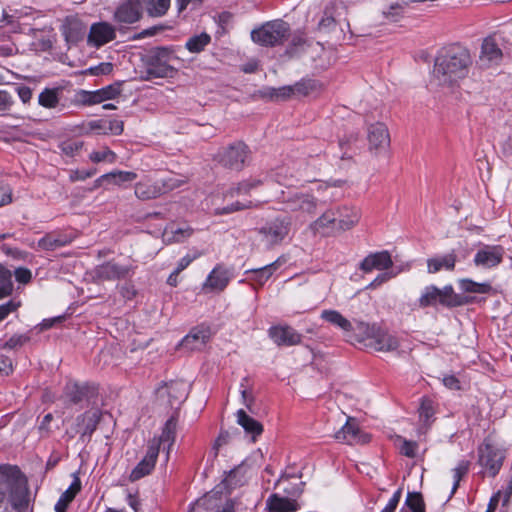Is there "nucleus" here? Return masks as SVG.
Instances as JSON below:
<instances>
[{
  "label": "nucleus",
  "instance_id": "nucleus-34",
  "mask_svg": "<svg viewBox=\"0 0 512 512\" xmlns=\"http://www.w3.org/2000/svg\"><path fill=\"white\" fill-rule=\"evenodd\" d=\"M266 505L270 512H294L298 509L295 500L280 497L277 494L271 495L267 499Z\"/></svg>",
  "mask_w": 512,
  "mask_h": 512
},
{
  "label": "nucleus",
  "instance_id": "nucleus-9",
  "mask_svg": "<svg viewBox=\"0 0 512 512\" xmlns=\"http://www.w3.org/2000/svg\"><path fill=\"white\" fill-rule=\"evenodd\" d=\"M101 419V413L97 409H90L83 414L77 416L75 424L67 431V434L73 438L75 435L80 436V440L88 442L96 430Z\"/></svg>",
  "mask_w": 512,
  "mask_h": 512
},
{
  "label": "nucleus",
  "instance_id": "nucleus-30",
  "mask_svg": "<svg viewBox=\"0 0 512 512\" xmlns=\"http://www.w3.org/2000/svg\"><path fill=\"white\" fill-rule=\"evenodd\" d=\"M161 396L167 395L170 400V405L173 406L175 403H181L187 397V385L183 381L170 382L164 387L159 389Z\"/></svg>",
  "mask_w": 512,
  "mask_h": 512
},
{
  "label": "nucleus",
  "instance_id": "nucleus-38",
  "mask_svg": "<svg viewBox=\"0 0 512 512\" xmlns=\"http://www.w3.org/2000/svg\"><path fill=\"white\" fill-rule=\"evenodd\" d=\"M59 88H45L38 96L40 106L48 109H54L59 104Z\"/></svg>",
  "mask_w": 512,
  "mask_h": 512
},
{
  "label": "nucleus",
  "instance_id": "nucleus-37",
  "mask_svg": "<svg viewBox=\"0 0 512 512\" xmlns=\"http://www.w3.org/2000/svg\"><path fill=\"white\" fill-rule=\"evenodd\" d=\"M321 317L327 322L341 328L345 332L355 331L357 334L356 327L353 328L351 322L342 316L338 311L335 310H324Z\"/></svg>",
  "mask_w": 512,
  "mask_h": 512
},
{
  "label": "nucleus",
  "instance_id": "nucleus-6",
  "mask_svg": "<svg viewBox=\"0 0 512 512\" xmlns=\"http://www.w3.org/2000/svg\"><path fill=\"white\" fill-rule=\"evenodd\" d=\"M291 229L289 216H277L258 229L261 240L269 248L276 246L288 236Z\"/></svg>",
  "mask_w": 512,
  "mask_h": 512
},
{
  "label": "nucleus",
  "instance_id": "nucleus-4",
  "mask_svg": "<svg viewBox=\"0 0 512 512\" xmlns=\"http://www.w3.org/2000/svg\"><path fill=\"white\" fill-rule=\"evenodd\" d=\"M277 199L283 205L284 211L303 219L314 217L319 203L314 195L302 191L288 193L282 191Z\"/></svg>",
  "mask_w": 512,
  "mask_h": 512
},
{
  "label": "nucleus",
  "instance_id": "nucleus-29",
  "mask_svg": "<svg viewBox=\"0 0 512 512\" xmlns=\"http://www.w3.org/2000/svg\"><path fill=\"white\" fill-rule=\"evenodd\" d=\"M336 216L337 211H334V209H328L316 220L311 222L309 227L314 233L326 234L328 230L337 229Z\"/></svg>",
  "mask_w": 512,
  "mask_h": 512
},
{
  "label": "nucleus",
  "instance_id": "nucleus-19",
  "mask_svg": "<svg viewBox=\"0 0 512 512\" xmlns=\"http://www.w3.org/2000/svg\"><path fill=\"white\" fill-rule=\"evenodd\" d=\"M217 493H208L198 499L193 507V512H234V503L226 501L223 505L216 497Z\"/></svg>",
  "mask_w": 512,
  "mask_h": 512
},
{
  "label": "nucleus",
  "instance_id": "nucleus-7",
  "mask_svg": "<svg viewBox=\"0 0 512 512\" xmlns=\"http://www.w3.org/2000/svg\"><path fill=\"white\" fill-rule=\"evenodd\" d=\"M438 303L447 307L462 305L460 297L454 293L452 286H445L442 289L434 285L426 287L419 298V306L425 308Z\"/></svg>",
  "mask_w": 512,
  "mask_h": 512
},
{
  "label": "nucleus",
  "instance_id": "nucleus-64",
  "mask_svg": "<svg viewBox=\"0 0 512 512\" xmlns=\"http://www.w3.org/2000/svg\"><path fill=\"white\" fill-rule=\"evenodd\" d=\"M232 21H233V15L230 12H226V11L220 13L217 18V23L223 31L233 28L231 26Z\"/></svg>",
  "mask_w": 512,
  "mask_h": 512
},
{
  "label": "nucleus",
  "instance_id": "nucleus-53",
  "mask_svg": "<svg viewBox=\"0 0 512 512\" xmlns=\"http://www.w3.org/2000/svg\"><path fill=\"white\" fill-rule=\"evenodd\" d=\"M412 512H425L422 495L417 492H409L405 501Z\"/></svg>",
  "mask_w": 512,
  "mask_h": 512
},
{
  "label": "nucleus",
  "instance_id": "nucleus-45",
  "mask_svg": "<svg viewBox=\"0 0 512 512\" xmlns=\"http://www.w3.org/2000/svg\"><path fill=\"white\" fill-rule=\"evenodd\" d=\"M289 30L290 26L287 22L281 19H276L268 21L259 27L253 28L251 32H289Z\"/></svg>",
  "mask_w": 512,
  "mask_h": 512
},
{
  "label": "nucleus",
  "instance_id": "nucleus-35",
  "mask_svg": "<svg viewBox=\"0 0 512 512\" xmlns=\"http://www.w3.org/2000/svg\"><path fill=\"white\" fill-rule=\"evenodd\" d=\"M318 28L322 32H350V24L346 18H335L327 14L320 20Z\"/></svg>",
  "mask_w": 512,
  "mask_h": 512
},
{
  "label": "nucleus",
  "instance_id": "nucleus-47",
  "mask_svg": "<svg viewBox=\"0 0 512 512\" xmlns=\"http://www.w3.org/2000/svg\"><path fill=\"white\" fill-rule=\"evenodd\" d=\"M434 414L435 409L433 401L428 398H423L419 407V418L426 427L430 426Z\"/></svg>",
  "mask_w": 512,
  "mask_h": 512
},
{
  "label": "nucleus",
  "instance_id": "nucleus-33",
  "mask_svg": "<svg viewBox=\"0 0 512 512\" xmlns=\"http://www.w3.org/2000/svg\"><path fill=\"white\" fill-rule=\"evenodd\" d=\"M136 178L137 174L135 172L116 170L100 176L95 181V186H101L104 182L120 186L124 182H132Z\"/></svg>",
  "mask_w": 512,
  "mask_h": 512
},
{
  "label": "nucleus",
  "instance_id": "nucleus-10",
  "mask_svg": "<svg viewBox=\"0 0 512 512\" xmlns=\"http://www.w3.org/2000/svg\"><path fill=\"white\" fill-rule=\"evenodd\" d=\"M249 149L243 142L233 143L218 153L219 162L226 168L239 171L244 168Z\"/></svg>",
  "mask_w": 512,
  "mask_h": 512
},
{
  "label": "nucleus",
  "instance_id": "nucleus-46",
  "mask_svg": "<svg viewBox=\"0 0 512 512\" xmlns=\"http://www.w3.org/2000/svg\"><path fill=\"white\" fill-rule=\"evenodd\" d=\"M460 287L467 293L487 294L492 290L489 283H477L470 279H462L460 281Z\"/></svg>",
  "mask_w": 512,
  "mask_h": 512
},
{
  "label": "nucleus",
  "instance_id": "nucleus-20",
  "mask_svg": "<svg viewBox=\"0 0 512 512\" xmlns=\"http://www.w3.org/2000/svg\"><path fill=\"white\" fill-rule=\"evenodd\" d=\"M229 280V271L224 266L217 265L204 282L203 290L206 292H221L227 287Z\"/></svg>",
  "mask_w": 512,
  "mask_h": 512
},
{
  "label": "nucleus",
  "instance_id": "nucleus-15",
  "mask_svg": "<svg viewBox=\"0 0 512 512\" xmlns=\"http://www.w3.org/2000/svg\"><path fill=\"white\" fill-rule=\"evenodd\" d=\"M505 254V249L501 245H484L474 256V264L477 267L493 268L498 266Z\"/></svg>",
  "mask_w": 512,
  "mask_h": 512
},
{
  "label": "nucleus",
  "instance_id": "nucleus-49",
  "mask_svg": "<svg viewBox=\"0 0 512 512\" xmlns=\"http://www.w3.org/2000/svg\"><path fill=\"white\" fill-rule=\"evenodd\" d=\"M187 182L185 177L169 176L159 180L162 195L177 189Z\"/></svg>",
  "mask_w": 512,
  "mask_h": 512
},
{
  "label": "nucleus",
  "instance_id": "nucleus-52",
  "mask_svg": "<svg viewBox=\"0 0 512 512\" xmlns=\"http://www.w3.org/2000/svg\"><path fill=\"white\" fill-rule=\"evenodd\" d=\"M0 299L12 293L13 284L11 282V274L4 267L0 266Z\"/></svg>",
  "mask_w": 512,
  "mask_h": 512
},
{
  "label": "nucleus",
  "instance_id": "nucleus-1",
  "mask_svg": "<svg viewBox=\"0 0 512 512\" xmlns=\"http://www.w3.org/2000/svg\"><path fill=\"white\" fill-rule=\"evenodd\" d=\"M471 64L472 58L468 49L452 44L439 51L433 75L439 85L453 87L468 76Z\"/></svg>",
  "mask_w": 512,
  "mask_h": 512
},
{
  "label": "nucleus",
  "instance_id": "nucleus-17",
  "mask_svg": "<svg viewBox=\"0 0 512 512\" xmlns=\"http://www.w3.org/2000/svg\"><path fill=\"white\" fill-rule=\"evenodd\" d=\"M159 454V441H150L148 444L145 457L138 463L132 470L130 479L132 481L138 480L148 475L154 468L157 457Z\"/></svg>",
  "mask_w": 512,
  "mask_h": 512
},
{
  "label": "nucleus",
  "instance_id": "nucleus-22",
  "mask_svg": "<svg viewBox=\"0 0 512 512\" xmlns=\"http://www.w3.org/2000/svg\"><path fill=\"white\" fill-rule=\"evenodd\" d=\"M393 265V261L389 252L381 251L376 253H371L366 256L363 261L360 263V269L365 273H369L373 270H387L391 268Z\"/></svg>",
  "mask_w": 512,
  "mask_h": 512
},
{
  "label": "nucleus",
  "instance_id": "nucleus-63",
  "mask_svg": "<svg viewBox=\"0 0 512 512\" xmlns=\"http://www.w3.org/2000/svg\"><path fill=\"white\" fill-rule=\"evenodd\" d=\"M83 147V142L80 141H69L64 142L61 145V150L63 153L69 156H73L75 153H77L81 148Z\"/></svg>",
  "mask_w": 512,
  "mask_h": 512
},
{
  "label": "nucleus",
  "instance_id": "nucleus-40",
  "mask_svg": "<svg viewBox=\"0 0 512 512\" xmlns=\"http://www.w3.org/2000/svg\"><path fill=\"white\" fill-rule=\"evenodd\" d=\"M294 95L308 96L322 89V84L313 79H302L292 85Z\"/></svg>",
  "mask_w": 512,
  "mask_h": 512
},
{
  "label": "nucleus",
  "instance_id": "nucleus-24",
  "mask_svg": "<svg viewBox=\"0 0 512 512\" xmlns=\"http://www.w3.org/2000/svg\"><path fill=\"white\" fill-rule=\"evenodd\" d=\"M115 19L119 23L132 24L141 17L140 0H128L115 11Z\"/></svg>",
  "mask_w": 512,
  "mask_h": 512
},
{
  "label": "nucleus",
  "instance_id": "nucleus-42",
  "mask_svg": "<svg viewBox=\"0 0 512 512\" xmlns=\"http://www.w3.org/2000/svg\"><path fill=\"white\" fill-rule=\"evenodd\" d=\"M176 428V420L173 417H171L166 421L161 436L159 438H153L151 441H159V446L161 444L167 443L168 449H170V447L173 445L175 441Z\"/></svg>",
  "mask_w": 512,
  "mask_h": 512
},
{
  "label": "nucleus",
  "instance_id": "nucleus-11",
  "mask_svg": "<svg viewBox=\"0 0 512 512\" xmlns=\"http://www.w3.org/2000/svg\"><path fill=\"white\" fill-rule=\"evenodd\" d=\"M86 16L69 15L67 16L60 29L62 32H83L89 28L88 32H115L114 28L107 22H97L89 24Z\"/></svg>",
  "mask_w": 512,
  "mask_h": 512
},
{
  "label": "nucleus",
  "instance_id": "nucleus-12",
  "mask_svg": "<svg viewBox=\"0 0 512 512\" xmlns=\"http://www.w3.org/2000/svg\"><path fill=\"white\" fill-rule=\"evenodd\" d=\"M97 392V386L92 383L68 381L64 387L62 398L67 405H77L88 400Z\"/></svg>",
  "mask_w": 512,
  "mask_h": 512
},
{
  "label": "nucleus",
  "instance_id": "nucleus-23",
  "mask_svg": "<svg viewBox=\"0 0 512 512\" xmlns=\"http://www.w3.org/2000/svg\"><path fill=\"white\" fill-rule=\"evenodd\" d=\"M193 232L194 230L189 225L171 223L163 230V242L166 244L181 243L190 238Z\"/></svg>",
  "mask_w": 512,
  "mask_h": 512
},
{
  "label": "nucleus",
  "instance_id": "nucleus-3",
  "mask_svg": "<svg viewBox=\"0 0 512 512\" xmlns=\"http://www.w3.org/2000/svg\"><path fill=\"white\" fill-rule=\"evenodd\" d=\"M1 481L9 488V499L13 507L21 512L28 506L27 481L15 466H0Z\"/></svg>",
  "mask_w": 512,
  "mask_h": 512
},
{
  "label": "nucleus",
  "instance_id": "nucleus-50",
  "mask_svg": "<svg viewBox=\"0 0 512 512\" xmlns=\"http://www.w3.org/2000/svg\"><path fill=\"white\" fill-rule=\"evenodd\" d=\"M244 474H245V468L243 465H240V466L230 470L223 482H224L225 486L228 488L236 487L237 485L241 484Z\"/></svg>",
  "mask_w": 512,
  "mask_h": 512
},
{
  "label": "nucleus",
  "instance_id": "nucleus-18",
  "mask_svg": "<svg viewBox=\"0 0 512 512\" xmlns=\"http://www.w3.org/2000/svg\"><path fill=\"white\" fill-rule=\"evenodd\" d=\"M306 55L312 61V68L317 71H324L332 64V51L325 49L319 42L307 46Z\"/></svg>",
  "mask_w": 512,
  "mask_h": 512
},
{
  "label": "nucleus",
  "instance_id": "nucleus-2",
  "mask_svg": "<svg viewBox=\"0 0 512 512\" xmlns=\"http://www.w3.org/2000/svg\"><path fill=\"white\" fill-rule=\"evenodd\" d=\"M356 331V335H348L349 340L364 343L365 346L376 351L390 352L396 350L399 346L396 337L375 326L360 322L356 325Z\"/></svg>",
  "mask_w": 512,
  "mask_h": 512
},
{
  "label": "nucleus",
  "instance_id": "nucleus-56",
  "mask_svg": "<svg viewBox=\"0 0 512 512\" xmlns=\"http://www.w3.org/2000/svg\"><path fill=\"white\" fill-rule=\"evenodd\" d=\"M253 203L251 201H248L246 203H242L239 201H236L235 203H232L231 205H228L223 208H217L215 210V215H224V214H230L233 212L249 209L253 207Z\"/></svg>",
  "mask_w": 512,
  "mask_h": 512
},
{
  "label": "nucleus",
  "instance_id": "nucleus-16",
  "mask_svg": "<svg viewBox=\"0 0 512 512\" xmlns=\"http://www.w3.org/2000/svg\"><path fill=\"white\" fill-rule=\"evenodd\" d=\"M335 439L344 442L347 444H365L370 441V436L363 432L356 420L354 418L349 417L346 421V424L335 433Z\"/></svg>",
  "mask_w": 512,
  "mask_h": 512
},
{
  "label": "nucleus",
  "instance_id": "nucleus-8",
  "mask_svg": "<svg viewBox=\"0 0 512 512\" xmlns=\"http://www.w3.org/2000/svg\"><path fill=\"white\" fill-rule=\"evenodd\" d=\"M478 462L491 477L498 474L505 458L504 451L497 445L486 439L478 450Z\"/></svg>",
  "mask_w": 512,
  "mask_h": 512
},
{
  "label": "nucleus",
  "instance_id": "nucleus-51",
  "mask_svg": "<svg viewBox=\"0 0 512 512\" xmlns=\"http://www.w3.org/2000/svg\"><path fill=\"white\" fill-rule=\"evenodd\" d=\"M116 158V154L108 147H103L100 151H93L89 155V159L93 163L108 162L112 164L116 161Z\"/></svg>",
  "mask_w": 512,
  "mask_h": 512
},
{
  "label": "nucleus",
  "instance_id": "nucleus-14",
  "mask_svg": "<svg viewBox=\"0 0 512 512\" xmlns=\"http://www.w3.org/2000/svg\"><path fill=\"white\" fill-rule=\"evenodd\" d=\"M503 60V52L495 42L494 38L488 36L484 39L479 55V67L481 69H490L497 67Z\"/></svg>",
  "mask_w": 512,
  "mask_h": 512
},
{
  "label": "nucleus",
  "instance_id": "nucleus-25",
  "mask_svg": "<svg viewBox=\"0 0 512 512\" xmlns=\"http://www.w3.org/2000/svg\"><path fill=\"white\" fill-rule=\"evenodd\" d=\"M130 268L114 262H107L95 269V277L99 280H116L125 278Z\"/></svg>",
  "mask_w": 512,
  "mask_h": 512
},
{
  "label": "nucleus",
  "instance_id": "nucleus-44",
  "mask_svg": "<svg viewBox=\"0 0 512 512\" xmlns=\"http://www.w3.org/2000/svg\"><path fill=\"white\" fill-rule=\"evenodd\" d=\"M279 264L280 262L279 260H277L264 267L251 270V272L254 274L253 280L260 286L264 285V283L272 276L274 271L279 267Z\"/></svg>",
  "mask_w": 512,
  "mask_h": 512
},
{
  "label": "nucleus",
  "instance_id": "nucleus-41",
  "mask_svg": "<svg viewBox=\"0 0 512 512\" xmlns=\"http://www.w3.org/2000/svg\"><path fill=\"white\" fill-rule=\"evenodd\" d=\"M251 38L260 46L273 47L283 44L286 41V34H251Z\"/></svg>",
  "mask_w": 512,
  "mask_h": 512
},
{
  "label": "nucleus",
  "instance_id": "nucleus-31",
  "mask_svg": "<svg viewBox=\"0 0 512 512\" xmlns=\"http://www.w3.org/2000/svg\"><path fill=\"white\" fill-rule=\"evenodd\" d=\"M73 237L61 233H48L38 241V247L43 250L53 251L69 245Z\"/></svg>",
  "mask_w": 512,
  "mask_h": 512
},
{
  "label": "nucleus",
  "instance_id": "nucleus-27",
  "mask_svg": "<svg viewBox=\"0 0 512 512\" xmlns=\"http://www.w3.org/2000/svg\"><path fill=\"white\" fill-rule=\"evenodd\" d=\"M211 337V332L208 327H196L186 335L181 345L187 349L195 350L202 348Z\"/></svg>",
  "mask_w": 512,
  "mask_h": 512
},
{
  "label": "nucleus",
  "instance_id": "nucleus-28",
  "mask_svg": "<svg viewBox=\"0 0 512 512\" xmlns=\"http://www.w3.org/2000/svg\"><path fill=\"white\" fill-rule=\"evenodd\" d=\"M135 196L140 200H151L162 195L159 180L152 181L147 178L139 181L135 185Z\"/></svg>",
  "mask_w": 512,
  "mask_h": 512
},
{
  "label": "nucleus",
  "instance_id": "nucleus-59",
  "mask_svg": "<svg viewBox=\"0 0 512 512\" xmlns=\"http://www.w3.org/2000/svg\"><path fill=\"white\" fill-rule=\"evenodd\" d=\"M115 34H88L87 42L90 46L99 48L112 41Z\"/></svg>",
  "mask_w": 512,
  "mask_h": 512
},
{
  "label": "nucleus",
  "instance_id": "nucleus-43",
  "mask_svg": "<svg viewBox=\"0 0 512 512\" xmlns=\"http://www.w3.org/2000/svg\"><path fill=\"white\" fill-rule=\"evenodd\" d=\"M33 36L30 45L35 52H45L52 48L54 38L51 34H33Z\"/></svg>",
  "mask_w": 512,
  "mask_h": 512
},
{
  "label": "nucleus",
  "instance_id": "nucleus-32",
  "mask_svg": "<svg viewBox=\"0 0 512 512\" xmlns=\"http://www.w3.org/2000/svg\"><path fill=\"white\" fill-rule=\"evenodd\" d=\"M237 423L244 429L246 434L250 435L255 441L256 437L263 432L262 424L250 417L243 409L237 411Z\"/></svg>",
  "mask_w": 512,
  "mask_h": 512
},
{
  "label": "nucleus",
  "instance_id": "nucleus-60",
  "mask_svg": "<svg viewBox=\"0 0 512 512\" xmlns=\"http://www.w3.org/2000/svg\"><path fill=\"white\" fill-rule=\"evenodd\" d=\"M259 181H252V182H242L239 183L236 187L231 188L227 195H230L231 197L235 195H243L248 194L251 189L255 188L259 185Z\"/></svg>",
  "mask_w": 512,
  "mask_h": 512
},
{
  "label": "nucleus",
  "instance_id": "nucleus-36",
  "mask_svg": "<svg viewBox=\"0 0 512 512\" xmlns=\"http://www.w3.org/2000/svg\"><path fill=\"white\" fill-rule=\"evenodd\" d=\"M456 263L455 253H449L444 256L434 257L427 260L429 273H436L441 269L453 270Z\"/></svg>",
  "mask_w": 512,
  "mask_h": 512
},
{
  "label": "nucleus",
  "instance_id": "nucleus-5",
  "mask_svg": "<svg viewBox=\"0 0 512 512\" xmlns=\"http://www.w3.org/2000/svg\"><path fill=\"white\" fill-rule=\"evenodd\" d=\"M176 60V56L169 50L158 49L147 61L143 79L148 81L153 78H173L177 73L174 66Z\"/></svg>",
  "mask_w": 512,
  "mask_h": 512
},
{
  "label": "nucleus",
  "instance_id": "nucleus-57",
  "mask_svg": "<svg viewBox=\"0 0 512 512\" xmlns=\"http://www.w3.org/2000/svg\"><path fill=\"white\" fill-rule=\"evenodd\" d=\"M82 130L88 134L90 132H98L99 134H105L106 132V120H91L82 124Z\"/></svg>",
  "mask_w": 512,
  "mask_h": 512
},
{
  "label": "nucleus",
  "instance_id": "nucleus-55",
  "mask_svg": "<svg viewBox=\"0 0 512 512\" xmlns=\"http://www.w3.org/2000/svg\"><path fill=\"white\" fill-rule=\"evenodd\" d=\"M81 490V481H80V478L78 477V475L74 474L73 475V481L71 483V485L69 486V488L64 491L62 493V495L60 496L62 499H64L66 502H68V504H70L75 496L80 492Z\"/></svg>",
  "mask_w": 512,
  "mask_h": 512
},
{
  "label": "nucleus",
  "instance_id": "nucleus-13",
  "mask_svg": "<svg viewBox=\"0 0 512 512\" xmlns=\"http://www.w3.org/2000/svg\"><path fill=\"white\" fill-rule=\"evenodd\" d=\"M367 139L369 150L375 155L385 153L390 146V134L386 125L383 123L370 125Z\"/></svg>",
  "mask_w": 512,
  "mask_h": 512
},
{
  "label": "nucleus",
  "instance_id": "nucleus-26",
  "mask_svg": "<svg viewBox=\"0 0 512 512\" xmlns=\"http://www.w3.org/2000/svg\"><path fill=\"white\" fill-rule=\"evenodd\" d=\"M337 211L336 224L337 230L346 231L354 227L360 220V212L353 207H338L334 209Z\"/></svg>",
  "mask_w": 512,
  "mask_h": 512
},
{
  "label": "nucleus",
  "instance_id": "nucleus-54",
  "mask_svg": "<svg viewBox=\"0 0 512 512\" xmlns=\"http://www.w3.org/2000/svg\"><path fill=\"white\" fill-rule=\"evenodd\" d=\"M469 470V462L468 461H461L458 463V465L453 469V479L454 484L452 487L451 495H453L457 488L459 487V483L464 475L467 474Z\"/></svg>",
  "mask_w": 512,
  "mask_h": 512
},
{
  "label": "nucleus",
  "instance_id": "nucleus-21",
  "mask_svg": "<svg viewBox=\"0 0 512 512\" xmlns=\"http://www.w3.org/2000/svg\"><path fill=\"white\" fill-rule=\"evenodd\" d=\"M271 339L278 346H293L301 342L302 336L289 326H275L269 330Z\"/></svg>",
  "mask_w": 512,
  "mask_h": 512
},
{
  "label": "nucleus",
  "instance_id": "nucleus-48",
  "mask_svg": "<svg viewBox=\"0 0 512 512\" xmlns=\"http://www.w3.org/2000/svg\"><path fill=\"white\" fill-rule=\"evenodd\" d=\"M210 40L209 34H195L186 42V48L192 53H199Z\"/></svg>",
  "mask_w": 512,
  "mask_h": 512
},
{
  "label": "nucleus",
  "instance_id": "nucleus-62",
  "mask_svg": "<svg viewBox=\"0 0 512 512\" xmlns=\"http://www.w3.org/2000/svg\"><path fill=\"white\" fill-rule=\"evenodd\" d=\"M124 130V123L120 120L106 121L105 134L120 135Z\"/></svg>",
  "mask_w": 512,
  "mask_h": 512
},
{
  "label": "nucleus",
  "instance_id": "nucleus-58",
  "mask_svg": "<svg viewBox=\"0 0 512 512\" xmlns=\"http://www.w3.org/2000/svg\"><path fill=\"white\" fill-rule=\"evenodd\" d=\"M103 101L115 99L121 93V84L114 83L98 90Z\"/></svg>",
  "mask_w": 512,
  "mask_h": 512
},
{
  "label": "nucleus",
  "instance_id": "nucleus-61",
  "mask_svg": "<svg viewBox=\"0 0 512 512\" xmlns=\"http://www.w3.org/2000/svg\"><path fill=\"white\" fill-rule=\"evenodd\" d=\"M398 440L401 442L399 447L401 454L409 458H414L418 447L417 443L414 441H408L401 437H399Z\"/></svg>",
  "mask_w": 512,
  "mask_h": 512
},
{
  "label": "nucleus",
  "instance_id": "nucleus-39",
  "mask_svg": "<svg viewBox=\"0 0 512 512\" xmlns=\"http://www.w3.org/2000/svg\"><path fill=\"white\" fill-rule=\"evenodd\" d=\"M143 3L149 16L161 17L170 8L171 0H143Z\"/></svg>",
  "mask_w": 512,
  "mask_h": 512
}]
</instances>
